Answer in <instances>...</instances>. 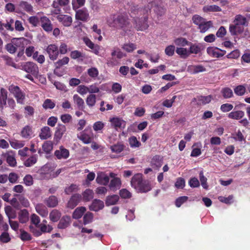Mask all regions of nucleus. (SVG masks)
I'll return each mask as SVG.
<instances>
[{
  "instance_id": "1",
  "label": "nucleus",
  "mask_w": 250,
  "mask_h": 250,
  "mask_svg": "<svg viewBox=\"0 0 250 250\" xmlns=\"http://www.w3.org/2000/svg\"><path fill=\"white\" fill-rule=\"evenodd\" d=\"M108 25L111 27L122 29L126 34L131 31L132 25L127 16L120 14L112 15L107 20Z\"/></svg>"
},
{
  "instance_id": "30",
  "label": "nucleus",
  "mask_w": 250,
  "mask_h": 250,
  "mask_svg": "<svg viewBox=\"0 0 250 250\" xmlns=\"http://www.w3.org/2000/svg\"><path fill=\"white\" fill-rule=\"evenodd\" d=\"M207 53L210 56L215 58H220L223 57L219 52V48L214 47H208L207 49Z\"/></svg>"
},
{
  "instance_id": "38",
  "label": "nucleus",
  "mask_w": 250,
  "mask_h": 250,
  "mask_svg": "<svg viewBox=\"0 0 250 250\" xmlns=\"http://www.w3.org/2000/svg\"><path fill=\"white\" fill-rule=\"evenodd\" d=\"M61 217V213L57 209H54L49 214L50 220L54 222H57Z\"/></svg>"
},
{
  "instance_id": "21",
  "label": "nucleus",
  "mask_w": 250,
  "mask_h": 250,
  "mask_svg": "<svg viewBox=\"0 0 250 250\" xmlns=\"http://www.w3.org/2000/svg\"><path fill=\"white\" fill-rule=\"evenodd\" d=\"M206 70V68L202 65H190L187 68L188 72L193 74L204 72Z\"/></svg>"
},
{
  "instance_id": "5",
  "label": "nucleus",
  "mask_w": 250,
  "mask_h": 250,
  "mask_svg": "<svg viewBox=\"0 0 250 250\" xmlns=\"http://www.w3.org/2000/svg\"><path fill=\"white\" fill-rule=\"evenodd\" d=\"M111 55L112 57L109 58L107 60V64L108 66H111L116 65L119 63V62L114 58V56H116L118 59H121L125 56L119 48L113 49L111 53Z\"/></svg>"
},
{
  "instance_id": "48",
  "label": "nucleus",
  "mask_w": 250,
  "mask_h": 250,
  "mask_svg": "<svg viewBox=\"0 0 250 250\" xmlns=\"http://www.w3.org/2000/svg\"><path fill=\"white\" fill-rule=\"evenodd\" d=\"M221 93L225 99L231 98L233 95L232 90L229 87L222 88Z\"/></svg>"
},
{
  "instance_id": "7",
  "label": "nucleus",
  "mask_w": 250,
  "mask_h": 250,
  "mask_svg": "<svg viewBox=\"0 0 250 250\" xmlns=\"http://www.w3.org/2000/svg\"><path fill=\"white\" fill-rule=\"evenodd\" d=\"M153 5V3H149L146 6H145L143 8L140 9L138 5L133 6L131 8V11L132 13H134L135 14H138L140 15H143V17L147 16L148 17V14L151 12V8Z\"/></svg>"
},
{
  "instance_id": "42",
  "label": "nucleus",
  "mask_w": 250,
  "mask_h": 250,
  "mask_svg": "<svg viewBox=\"0 0 250 250\" xmlns=\"http://www.w3.org/2000/svg\"><path fill=\"white\" fill-rule=\"evenodd\" d=\"M129 145L132 148H137L141 146V143L137 140L136 137L132 136L128 139Z\"/></svg>"
},
{
  "instance_id": "36",
  "label": "nucleus",
  "mask_w": 250,
  "mask_h": 250,
  "mask_svg": "<svg viewBox=\"0 0 250 250\" xmlns=\"http://www.w3.org/2000/svg\"><path fill=\"white\" fill-rule=\"evenodd\" d=\"M203 10L204 12H221V8L216 5H206L203 7Z\"/></svg>"
},
{
  "instance_id": "8",
  "label": "nucleus",
  "mask_w": 250,
  "mask_h": 250,
  "mask_svg": "<svg viewBox=\"0 0 250 250\" xmlns=\"http://www.w3.org/2000/svg\"><path fill=\"white\" fill-rule=\"evenodd\" d=\"M25 11L30 14L34 12L33 7L32 5L26 1L21 0L17 5L16 12L21 13Z\"/></svg>"
},
{
  "instance_id": "17",
  "label": "nucleus",
  "mask_w": 250,
  "mask_h": 250,
  "mask_svg": "<svg viewBox=\"0 0 250 250\" xmlns=\"http://www.w3.org/2000/svg\"><path fill=\"white\" fill-rule=\"evenodd\" d=\"M82 200V196L80 194H73L67 203V207L71 209L74 208Z\"/></svg>"
},
{
  "instance_id": "43",
  "label": "nucleus",
  "mask_w": 250,
  "mask_h": 250,
  "mask_svg": "<svg viewBox=\"0 0 250 250\" xmlns=\"http://www.w3.org/2000/svg\"><path fill=\"white\" fill-rule=\"evenodd\" d=\"M125 148V146L121 143H118L117 144L112 145L110 146V149L112 152L117 153H120Z\"/></svg>"
},
{
  "instance_id": "24",
  "label": "nucleus",
  "mask_w": 250,
  "mask_h": 250,
  "mask_svg": "<svg viewBox=\"0 0 250 250\" xmlns=\"http://www.w3.org/2000/svg\"><path fill=\"white\" fill-rule=\"evenodd\" d=\"M8 97V92L4 88H1L0 90V108L3 109L6 105Z\"/></svg>"
},
{
  "instance_id": "29",
  "label": "nucleus",
  "mask_w": 250,
  "mask_h": 250,
  "mask_svg": "<svg viewBox=\"0 0 250 250\" xmlns=\"http://www.w3.org/2000/svg\"><path fill=\"white\" fill-rule=\"evenodd\" d=\"M74 103L77 104V108L81 110L84 108V102L83 100L78 94H74L73 96Z\"/></svg>"
},
{
  "instance_id": "40",
  "label": "nucleus",
  "mask_w": 250,
  "mask_h": 250,
  "mask_svg": "<svg viewBox=\"0 0 250 250\" xmlns=\"http://www.w3.org/2000/svg\"><path fill=\"white\" fill-rule=\"evenodd\" d=\"M47 206L50 208H54L58 204L57 198L55 196H50L46 201Z\"/></svg>"
},
{
  "instance_id": "56",
  "label": "nucleus",
  "mask_w": 250,
  "mask_h": 250,
  "mask_svg": "<svg viewBox=\"0 0 250 250\" xmlns=\"http://www.w3.org/2000/svg\"><path fill=\"white\" fill-rule=\"evenodd\" d=\"M15 196L18 199L21 204L24 207H28L29 206L30 204L28 200L25 198L24 196L20 194H16Z\"/></svg>"
},
{
  "instance_id": "49",
  "label": "nucleus",
  "mask_w": 250,
  "mask_h": 250,
  "mask_svg": "<svg viewBox=\"0 0 250 250\" xmlns=\"http://www.w3.org/2000/svg\"><path fill=\"white\" fill-rule=\"evenodd\" d=\"M246 91V87L243 85H239L234 88V92L237 96H243Z\"/></svg>"
},
{
  "instance_id": "23",
  "label": "nucleus",
  "mask_w": 250,
  "mask_h": 250,
  "mask_svg": "<svg viewBox=\"0 0 250 250\" xmlns=\"http://www.w3.org/2000/svg\"><path fill=\"white\" fill-rule=\"evenodd\" d=\"M83 41L86 45L89 48L93 50V52L98 55L99 53L100 46L97 44H95L89 38L87 37L83 38Z\"/></svg>"
},
{
  "instance_id": "26",
  "label": "nucleus",
  "mask_w": 250,
  "mask_h": 250,
  "mask_svg": "<svg viewBox=\"0 0 250 250\" xmlns=\"http://www.w3.org/2000/svg\"><path fill=\"white\" fill-rule=\"evenodd\" d=\"M51 135L50 128L48 126H45L42 128L39 137L41 140H46L51 137Z\"/></svg>"
},
{
  "instance_id": "2",
  "label": "nucleus",
  "mask_w": 250,
  "mask_h": 250,
  "mask_svg": "<svg viewBox=\"0 0 250 250\" xmlns=\"http://www.w3.org/2000/svg\"><path fill=\"white\" fill-rule=\"evenodd\" d=\"M233 22V24L229 26V31L232 36L242 34L244 31V27H247L249 24L248 19L241 14L236 15Z\"/></svg>"
},
{
  "instance_id": "50",
  "label": "nucleus",
  "mask_w": 250,
  "mask_h": 250,
  "mask_svg": "<svg viewBox=\"0 0 250 250\" xmlns=\"http://www.w3.org/2000/svg\"><path fill=\"white\" fill-rule=\"evenodd\" d=\"M96 102V97L94 94H90L88 95L86 99V103L87 105L89 107H93L95 105Z\"/></svg>"
},
{
  "instance_id": "35",
  "label": "nucleus",
  "mask_w": 250,
  "mask_h": 250,
  "mask_svg": "<svg viewBox=\"0 0 250 250\" xmlns=\"http://www.w3.org/2000/svg\"><path fill=\"white\" fill-rule=\"evenodd\" d=\"M5 212L8 217L9 220L15 219L17 217L16 211L10 206H7L4 208Z\"/></svg>"
},
{
  "instance_id": "52",
  "label": "nucleus",
  "mask_w": 250,
  "mask_h": 250,
  "mask_svg": "<svg viewBox=\"0 0 250 250\" xmlns=\"http://www.w3.org/2000/svg\"><path fill=\"white\" fill-rule=\"evenodd\" d=\"M192 20L194 24L197 25L198 27L206 21L205 19L198 15H193L192 18Z\"/></svg>"
},
{
  "instance_id": "12",
  "label": "nucleus",
  "mask_w": 250,
  "mask_h": 250,
  "mask_svg": "<svg viewBox=\"0 0 250 250\" xmlns=\"http://www.w3.org/2000/svg\"><path fill=\"white\" fill-rule=\"evenodd\" d=\"M70 0H54L52 6L55 8L53 13L55 14H60L61 13V7H65L69 4Z\"/></svg>"
},
{
  "instance_id": "53",
  "label": "nucleus",
  "mask_w": 250,
  "mask_h": 250,
  "mask_svg": "<svg viewBox=\"0 0 250 250\" xmlns=\"http://www.w3.org/2000/svg\"><path fill=\"white\" fill-rule=\"evenodd\" d=\"M55 106V103L53 102L51 99H47L44 100L43 104L42 107L45 109H53Z\"/></svg>"
},
{
  "instance_id": "9",
  "label": "nucleus",
  "mask_w": 250,
  "mask_h": 250,
  "mask_svg": "<svg viewBox=\"0 0 250 250\" xmlns=\"http://www.w3.org/2000/svg\"><path fill=\"white\" fill-rule=\"evenodd\" d=\"M148 18L147 16H146L142 17L141 18H138L135 19V28L137 30L143 31L148 28Z\"/></svg>"
},
{
  "instance_id": "16",
  "label": "nucleus",
  "mask_w": 250,
  "mask_h": 250,
  "mask_svg": "<svg viewBox=\"0 0 250 250\" xmlns=\"http://www.w3.org/2000/svg\"><path fill=\"white\" fill-rule=\"evenodd\" d=\"M87 130L85 129L78 137L79 139L81 140L84 144H88L92 142L93 138V134L91 130L89 132H86Z\"/></svg>"
},
{
  "instance_id": "28",
  "label": "nucleus",
  "mask_w": 250,
  "mask_h": 250,
  "mask_svg": "<svg viewBox=\"0 0 250 250\" xmlns=\"http://www.w3.org/2000/svg\"><path fill=\"white\" fill-rule=\"evenodd\" d=\"M163 158L160 155L154 156L151 161V166L156 169L159 168L162 165Z\"/></svg>"
},
{
  "instance_id": "57",
  "label": "nucleus",
  "mask_w": 250,
  "mask_h": 250,
  "mask_svg": "<svg viewBox=\"0 0 250 250\" xmlns=\"http://www.w3.org/2000/svg\"><path fill=\"white\" fill-rule=\"evenodd\" d=\"M121 184V180L119 178H114L111 180L109 184V187L111 189L114 190L117 187H119Z\"/></svg>"
},
{
  "instance_id": "62",
  "label": "nucleus",
  "mask_w": 250,
  "mask_h": 250,
  "mask_svg": "<svg viewBox=\"0 0 250 250\" xmlns=\"http://www.w3.org/2000/svg\"><path fill=\"white\" fill-rule=\"evenodd\" d=\"M11 238L7 232H3L0 235V241L3 243H7L10 242Z\"/></svg>"
},
{
  "instance_id": "13",
  "label": "nucleus",
  "mask_w": 250,
  "mask_h": 250,
  "mask_svg": "<svg viewBox=\"0 0 250 250\" xmlns=\"http://www.w3.org/2000/svg\"><path fill=\"white\" fill-rule=\"evenodd\" d=\"M11 42L16 46V48H19L23 51L25 46L29 43V40L23 37L14 38L11 40Z\"/></svg>"
},
{
  "instance_id": "10",
  "label": "nucleus",
  "mask_w": 250,
  "mask_h": 250,
  "mask_svg": "<svg viewBox=\"0 0 250 250\" xmlns=\"http://www.w3.org/2000/svg\"><path fill=\"white\" fill-rule=\"evenodd\" d=\"M46 51L51 60L55 61L57 60L59 54L58 47L56 44H51L48 45L46 48Z\"/></svg>"
},
{
  "instance_id": "54",
  "label": "nucleus",
  "mask_w": 250,
  "mask_h": 250,
  "mask_svg": "<svg viewBox=\"0 0 250 250\" xmlns=\"http://www.w3.org/2000/svg\"><path fill=\"white\" fill-rule=\"evenodd\" d=\"M93 219V214L90 212H87L83 217V224L86 225L92 222Z\"/></svg>"
},
{
  "instance_id": "25",
  "label": "nucleus",
  "mask_w": 250,
  "mask_h": 250,
  "mask_svg": "<svg viewBox=\"0 0 250 250\" xmlns=\"http://www.w3.org/2000/svg\"><path fill=\"white\" fill-rule=\"evenodd\" d=\"M71 222V218L69 216H63L60 220L58 225V228L60 229H64L68 227Z\"/></svg>"
},
{
  "instance_id": "15",
  "label": "nucleus",
  "mask_w": 250,
  "mask_h": 250,
  "mask_svg": "<svg viewBox=\"0 0 250 250\" xmlns=\"http://www.w3.org/2000/svg\"><path fill=\"white\" fill-rule=\"evenodd\" d=\"M66 128L65 125L61 124H59L56 128V130L54 134V140L58 142L62 138L63 135L65 133Z\"/></svg>"
},
{
  "instance_id": "46",
  "label": "nucleus",
  "mask_w": 250,
  "mask_h": 250,
  "mask_svg": "<svg viewBox=\"0 0 250 250\" xmlns=\"http://www.w3.org/2000/svg\"><path fill=\"white\" fill-rule=\"evenodd\" d=\"M42 147L43 150L47 154H49L53 149V144L51 141H46L43 143Z\"/></svg>"
},
{
  "instance_id": "51",
  "label": "nucleus",
  "mask_w": 250,
  "mask_h": 250,
  "mask_svg": "<svg viewBox=\"0 0 250 250\" xmlns=\"http://www.w3.org/2000/svg\"><path fill=\"white\" fill-rule=\"evenodd\" d=\"M36 210L42 216H45L47 215L48 212L46 208L41 204H38L36 206Z\"/></svg>"
},
{
  "instance_id": "44",
  "label": "nucleus",
  "mask_w": 250,
  "mask_h": 250,
  "mask_svg": "<svg viewBox=\"0 0 250 250\" xmlns=\"http://www.w3.org/2000/svg\"><path fill=\"white\" fill-rule=\"evenodd\" d=\"M32 134V128L29 126L26 125L23 128L21 131V135L24 138H28Z\"/></svg>"
},
{
  "instance_id": "55",
  "label": "nucleus",
  "mask_w": 250,
  "mask_h": 250,
  "mask_svg": "<svg viewBox=\"0 0 250 250\" xmlns=\"http://www.w3.org/2000/svg\"><path fill=\"white\" fill-rule=\"evenodd\" d=\"M199 178L203 188L205 189H208V186L207 184V178L204 176V172L202 170L199 172Z\"/></svg>"
},
{
  "instance_id": "34",
  "label": "nucleus",
  "mask_w": 250,
  "mask_h": 250,
  "mask_svg": "<svg viewBox=\"0 0 250 250\" xmlns=\"http://www.w3.org/2000/svg\"><path fill=\"white\" fill-rule=\"evenodd\" d=\"M85 211L86 208L85 207H78L74 211L72 214V217L75 219H79L82 217Z\"/></svg>"
},
{
  "instance_id": "4",
  "label": "nucleus",
  "mask_w": 250,
  "mask_h": 250,
  "mask_svg": "<svg viewBox=\"0 0 250 250\" xmlns=\"http://www.w3.org/2000/svg\"><path fill=\"white\" fill-rule=\"evenodd\" d=\"M8 90L11 93L13 94L18 103L23 104L25 93L21 91L18 86L11 84L9 86Z\"/></svg>"
},
{
  "instance_id": "6",
  "label": "nucleus",
  "mask_w": 250,
  "mask_h": 250,
  "mask_svg": "<svg viewBox=\"0 0 250 250\" xmlns=\"http://www.w3.org/2000/svg\"><path fill=\"white\" fill-rule=\"evenodd\" d=\"M22 69L28 73L31 74L34 77H37L39 70L38 65L34 62H27L22 65Z\"/></svg>"
},
{
  "instance_id": "33",
  "label": "nucleus",
  "mask_w": 250,
  "mask_h": 250,
  "mask_svg": "<svg viewBox=\"0 0 250 250\" xmlns=\"http://www.w3.org/2000/svg\"><path fill=\"white\" fill-rule=\"evenodd\" d=\"M29 219V213L27 209H23L19 213V220L21 223H26Z\"/></svg>"
},
{
  "instance_id": "59",
  "label": "nucleus",
  "mask_w": 250,
  "mask_h": 250,
  "mask_svg": "<svg viewBox=\"0 0 250 250\" xmlns=\"http://www.w3.org/2000/svg\"><path fill=\"white\" fill-rule=\"evenodd\" d=\"M176 45L178 46H185L191 43L190 42H188L185 38H177L174 41Z\"/></svg>"
},
{
  "instance_id": "32",
  "label": "nucleus",
  "mask_w": 250,
  "mask_h": 250,
  "mask_svg": "<svg viewBox=\"0 0 250 250\" xmlns=\"http://www.w3.org/2000/svg\"><path fill=\"white\" fill-rule=\"evenodd\" d=\"M213 27V23L211 21H205L199 26L198 29L200 30V33H204L207 31L210 28Z\"/></svg>"
},
{
  "instance_id": "45",
  "label": "nucleus",
  "mask_w": 250,
  "mask_h": 250,
  "mask_svg": "<svg viewBox=\"0 0 250 250\" xmlns=\"http://www.w3.org/2000/svg\"><path fill=\"white\" fill-rule=\"evenodd\" d=\"M94 193L92 190L86 189L83 193V200L84 201H89L93 198Z\"/></svg>"
},
{
  "instance_id": "19",
  "label": "nucleus",
  "mask_w": 250,
  "mask_h": 250,
  "mask_svg": "<svg viewBox=\"0 0 250 250\" xmlns=\"http://www.w3.org/2000/svg\"><path fill=\"white\" fill-rule=\"evenodd\" d=\"M54 154L58 159H66L69 156V152L68 149L61 146L59 150L55 151Z\"/></svg>"
},
{
  "instance_id": "58",
  "label": "nucleus",
  "mask_w": 250,
  "mask_h": 250,
  "mask_svg": "<svg viewBox=\"0 0 250 250\" xmlns=\"http://www.w3.org/2000/svg\"><path fill=\"white\" fill-rule=\"evenodd\" d=\"M218 199L221 202L226 204H230L233 202V196L230 195L228 197L220 196L218 197Z\"/></svg>"
},
{
  "instance_id": "61",
  "label": "nucleus",
  "mask_w": 250,
  "mask_h": 250,
  "mask_svg": "<svg viewBox=\"0 0 250 250\" xmlns=\"http://www.w3.org/2000/svg\"><path fill=\"white\" fill-rule=\"evenodd\" d=\"M23 183L26 186H31L34 183V180L32 176L30 174L26 175L23 178Z\"/></svg>"
},
{
  "instance_id": "20",
  "label": "nucleus",
  "mask_w": 250,
  "mask_h": 250,
  "mask_svg": "<svg viewBox=\"0 0 250 250\" xmlns=\"http://www.w3.org/2000/svg\"><path fill=\"white\" fill-rule=\"evenodd\" d=\"M104 207V202L99 199H94L89 206V209L92 211H98Z\"/></svg>"
},
{
  "instance_id": "60",
  "label": "nucleus",
  "mask_w": 250,
  "mask_h": 250,
  "mask_svg": "<svg viewBox=\"0 0 250 250\" xmlns=\"http://www.w3.org/2000/svg\"><path fill=\"white\" fill-rule=\"evenodd\" d=\"M85 3V0H72V6L74 10H76L83 6Z\"/></svg>"
},
{
  "instance_id": "64",
  "label": "nucleus",
  "mask_w": 250,
  "mask_h": 250,
  "mask_svg": "<svg viewBox=\"0 0 250 250\" xmlns=\"http://www.w3.org/2000/svg\"><path fill=\"white\" fill-rule=\"evenodd\" d=\"M87 74L90 77L95 79L98 77L99 71L96 68L91 67L87 70Z\"/></svg>"
},
{
  "instance_id": "31",
  "label": "nucleus",
  "mask_w": 250,
  "mask_h": 250,
  "mask_svg": "<svg viewBox=\"0 0 250 250\" xmlns=\"http://www.w3.org/2000/svg\"><path fill=\"white\" fill-rule=\"evenodd\" d=\"M119 200V196L118 195H109L106 198L105 205L106 206L114 205L117 203Z\"/></svg>"
},
{
  "instance_id": "18",
  "label": "nucleus",
  "mask_w": 250,
  "mask_h": 250,
  "mask_svg": "<svg viewBox=\"0 0 250 250\" xmlns=\"http://www.w3.org/2000/svg\"><path fill=\"white\" fill-rule=\"evenodd\" d=\"M41 26L47 32H51L53 29L50 20L47 17L43 16L41 18Z\"/></svg>"
},
{
  "instance_id": "41",
  "label": "nucleus",
  "mask_w": 250,
  "mask_h": 250,
  "mask_svg": "<svg viewBox=\"0 0 250 250\" xmlns=\"http://www.w3.org/2000/svg\"><path fill=\"white\" fill-rule=\"evenodd\" d=\"M69 61V59L67 57H64L62 59H60L55 62L54 65L55 69L60 68L64 65L67 64Z\"/></svg>"
},
{
  "instance_id": "27",
  "label": "nucleus",
  "mask_w": 250,
  "mask_h": 250,
  "mask_svg": "<svg viewBox=\"0 0 250 250\" xmlns=\"http://www.w3.org/2000/svg\"><path fill=\"white\" fill-rule=\"evenodd\" d=\"M245 113L242 110H233L228 114V117L231 119L239 120L242 119Z\"/></svg>"
},
{
  "instance_id": "63",
  "label": "nucleus",
  "mask_w": 250,
  "mask_h": 250,
  "mask_svg": "<svg viewBox=\"0 0 250 250\" xmlns=\"http://www.w3.org/2000/svg\"><path fill=\"white\" fill-rule=\"evenodd\" d=\"M39 227L40 228V231L42 233L50 232L53 229L52 226L49 225H46L45 224H41L39 226Z\"/></svg>"
},
{
  "instance_id": "22",
  "label": "nucleus",
  "mask_w": 250,
  "mask_h": 250,
  "mask_svg": "<svg viewBox=\"0 0 250 250\" xmlns=\"http://www.w3.org/2000/svg\"><path fill=\"white\" fill-rule=\"evenodd\" d=\"M57 20L65 26H70L72 22L71 16L65 15H60L57 17Z\"/></svg>"
},
{
  "instance_id": "47",
  "label": "nucleus",
  "mask_w": 250,
  "mask_h": 250,
  "mask_svg": "<svg viewBox=\"0 0 250 250\" xmlns=\"http://www.w3.org/2000/svg\"><path fill=\"white\" fill-rule=\"evenodd\" d=\"M37 161V156L36 155H34L30 157L24 162V165L26 167H30L35 163Z\"/></svg>"
},
{
  "instance_id": "39",
  "label": "nucleus",
  "mask_w": 250,
  "mask_h": 250,
  "mask_svg": "<svg viewBox=\"0 0 250 250\" xmlns=\"http://www.w3.org/2000/svg\"><path fill=\"white\" fill-rule=\"evenodd\" d=\"M196 99L198 104H205L211 101V96L210 95L207 96H199L197 97Z\"/></svg>"
},
{
  "instance_id": "11",
  "label": "nucleus",
  "mask_w": 250,
  "mask_h": 250,
  "mask_svg": "<svg viewBox=\"0 0 250 250\" xmlns=\"http://www.w3.org/2000/svg\"><path fill=\"white\" fill-rule=\"evenodd\" d=\"M76 11L75 18L77 20L87 21L89 19V15L86 8L75 10Z\"/></svg>"
},
{
  "instance_id": "37",
  "label": "nucleus",
  "mask_w": 250,
  "mask_h": 250,
  "mask_svg": "<svg viewBox=\"0 0 250 250\" xmlns=\"http://www.w3.org/2000/svg\"><path fill=\"white\" fill-rule=\"evenodd\" d=\"M96 181L98 183L106 186L109 181V177L104 174L98 175L96 178Z\"/></svg>"
},
{
  "instance_id": "14",
  "label": "nucleus",
  "mask_w": 250,
  "mask_h": 250,
  "mask_svg": "<svg viewBox=\"0 0 250 250\" xmlns=\"http://www.w3.org/2000/svg\"><path fill=\"white\" fill-rule=\"evenodd\" d=\"M109 122L112 126L117 130L118 128H125V127L126 122L120 118L113 117L110 119Z\"/></svg>"
},
{
  "instance_id": "3",
  "label": "nucleus",
  "mask_w": 250,
  "mask_h": 250,
  "mask_svg": "<svg viewBox=\"0 0 250 250\" xmlns=\"http://www.w3.org/2000/svg\"><path fill=\"white\" fill-rule=\"evenodd\" d=\"M131 185L138 192H147L151 189L149 181L144 180L143 174L141 173H137L132 177Z\"/></svg>"
}]
</instances>
